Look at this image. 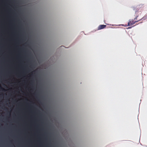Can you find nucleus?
Here are the masks:
<instances>
[{
    "label": "nucleus",
    "mask_w": 147,
    "mask_h": 147,
    "mask_svg": "<svg viewBox=\"0 0 147 147\" xmlns=\"http://www.w3.org/2000/svg\"><path fill=\"white\" fill-rule=\"evenodd\" d=\"M143 4H140L139 5H138L137 6V7L138 8H140L142 7H143Z\"/></svg>",
    "instance_id": "obj_3"
},
{
    "label": "nucleus",
    "mask_w": 147,
    "mask_h": 147,
    "mask_svg": "<svg viewBox=\"0 0 147 147\" xmlns=\"http://www.w3.org/2000/svg\"><path fill=\"white\" fill-rule=\"evenodd\" d=\"M136 18H134V20H130L129 21V22H128L127 26H130L134 24L136 22H138L140 20H138L136 21Z\"/></svg>",
    "instance_id": "obj_1"
},
{
    "label": "nucleus",
    "mask_w": 147,
    "mask_h": 147,
    "mask_svg": "<svg viewBox=\"0 0 147 147\" xmlns=\"http://www.w3.org/2000/svg\"><path fill=\"white\" fill-rule=\"evenodd\" d=\"M131 28V27H129L128 28Z\"/></svg>",
    "instance_id": "obj_5"
},
{
    "label": "nucleus",
    "mask_w": 147,
    "mask_h": 147,
    "mask_svg": "<svg viewBox=\"0 0 147 147\" xmlns=\"http://www.w3.org/2000/svg\"><path fill=\"white\" fill-rule=\"evenodd\" d=\"M2 89L3 90H4L3 88H2Z\"/></svg>",
    "instance_id": "obj_6"
},
{
    "label": "nucleus",
    "mask_w": 147,
    "mask_h": 147,
    "mask_svg": "<svg viewBox=\"0 0 147 147\" xmlns=\"http://www.w3.org/2000/svg\"><path fill=\"white\" fill-rule=\"evenodd\" d=\"M106 26L104 25H100L98 27V30H101L104 28L106 27Z\"/></svg>",
    "instance_id": "obj_2"
},
{
    "label": "nucleus",
    "mask_w": 147,
    "mask_h": 147,
    "mask_svg": "<svg viewBox=\"0 0 147 147\" xmlns=\"http://www.w3.org/2000/svg\"><path fill=\"white\" fill-rule=\"evenodd\" d=\"M137 18V17H136V18Z\"/></svg>",
    "instance_id": "obj_7"
},
{
    "label": "nucleus",
    "mask_w": 147,
    "mask_h": 147,
    "mask_svg": "<svg viewBox=\"0 0 147 147\" xmlns=\"http://www.w3.org/2000/svg\"><path fill=\"white\" fill-rule=\"evenodd\" d=\"M147 18V15L146 16H144L143 18Z\"/></svg>",
    "instance_id": "obj_4"
}]
</instances>
